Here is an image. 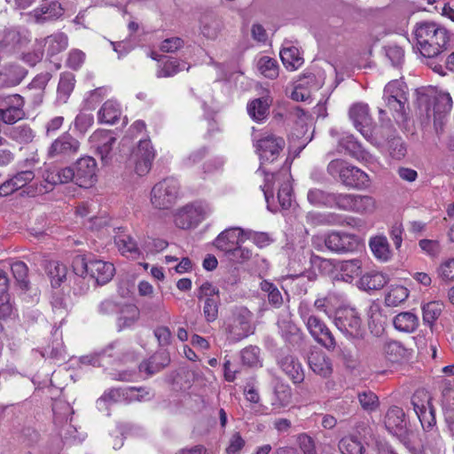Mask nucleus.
I'll use <instances>...</instances> for the list:
<instances>
[{"label":"nucleus","mask_w":454,"mask_h":454,"mask_svg":"<svg viewBox=\"0 0 454 454\" xmlns=\"http://www.w3.org/2000/svg\"><path fill=\"white\" fill-rule=\"evenodd\" d=\"M258 70L269 79H275L278 75V65L276 59L270 57H262L257 63Z\"/></svg>","instance_id":"nucleus-43"},{"label":"nucleus","mask_w":454,"mask_h":454,"mask_svg":"<svg viewBox=\"0 0 454 454\" xmlns=\"http://www.w3.org/2000/svg\"><path fill=\"white\" fill-rule=\"evenodd\" d=\"M43 177L45 182L52 186L67 184L73 180L75 181L74 169L71 167L48 169L45 171Z\"/></svg>","instance_id":"nucleus-26"},{"label":"nucleus","mask_w":454,"mask_h":454,"mask_svg":"<svg viewBox=\"0 0 454 454\" xmlns=\"http://www.w3.org/2000/svg\"><path fill=\"white\" fill-rule=\"evenodd\" d=\"M358 400L362 408L368 411H375L379 406L378 396L370 390L359 393Z\"/></svg>","instance_id":"nucleus-57"},{"label":"nucleus","mask_w":454,"mask_h":454,"mask_svg":"<svg viewBox=\"0 0 454 454\" xmlns=\"http://www.w3.org/2000/svg\"><path fill=\"white\" fill-rule=\"evenodd\" d=\"M259 171H262V173L265 175V183L262 187V192L264 193L268 208L271 211H275V209L271 208L270 202V200H274L273 185L276 180H283V183L280 184V187L278 191L277 198L281 209H288L292 205L293 189L291 184L288 181V176L286 174H268L262 167L259 168Z\"/></svg>","instance_id":"nucleus-4"},{"label":"nucleus","mask_w":454,"mask_h":454,"mask_svg":"<svg viewBox=\"0 0 454 454\" xmlns=\"http://www.w3.org/2000/svg\"><path fill=\"white\" fill-rule=\"evenodd\" d=\"M25 112L23 107L12 106L11 108H0V120L6 124H13L23 119Z\"/></svg>","instance_id":"nucleus-54"},{"label":"nucleus","mask_w":454,"mask_h":454,"mask_svg":"<svg viewBox=\"0 0 454 454\" xmlns=\"http://www.w3.org/2000/svg\"><path fill=\"white\" fill-rule=\"evenodd\" d=\"M388 150L392 158L403 159L407 153L406 146L401 137H393L388 141Z\"/></svg>","instance_id":"nucleus-59"},{"label":"nucleus","mask_w":454,"mask_h":454,"mask_svg":"<svg viewBox=\"0 0 454 454\" xmlns=\"http://www.w3.org/2000/svg\"><path fill=\"white\" fill-rule=\"evenodd\" d=\"M383 354L388 361L396 363L408 358L411 352L400 341L388 340L383 346Z\"/></svg>","instance_id":"nucleus-28"},{"label":"nucleus","mask_w":454,"mask_h":454,"mask_svg":"<svg viewBox=\"0 0 454 454\" xmlns=\"http://www.w3.org/2000/svg\"><path fill=\"white\" fill-rule=\"evenodd\" d=\"M349 118L356 129L365 137H372V118L369 114V107L365 104L357 103L349 109Z\"/></svg>","instance_id":"nucleus-14"},{"label":"nucleus","mask_w":454,"mask_h":454,"mask_svg":"<svg viewBox=\"0 0 454 454\" xmlns=\"http://www.w3.org/2000/svg\"><path fill=\"white\" fill-rule=\"evenodd\" d=\"M393 324L400 332L412 333L419 326V318L411 312H401L394 317Z\"/></svg>","instance_id":"nucleus-30"},{"label":"nucleus","mask_w":454,"mask_h":454,"mask_svg":"<svg viewBox=\"0 0 454 454\" xmlns=\"http://www.w3.org/2000/svg\"><path fill=\"white\" fill-rule=\"evenodd\" d=\"M74 82V75L73 74L64 73L61 74L58 86V95L64 102L67 101L73 91Z\"/></svg>","instance_id":"nucleus-46"},{"label":"nucleus","mask_w":454,"mask_h":454,"mask_svg":"<svg viewBox=\"0 0 454 454\" xmlns=\"http://www.w3.org/2000/svg\"><path fill=\"white\" fill-rule=\"evenodd\" d=\"M261 290L267 294L269 303L276 309L283 305L284 299L281 292L273 283L263 280L260 284Z\"/></svg>","instance_id":"nucleus-35"},{"label":"nucleus","mask_w":454,"mask_h":454,"mask_svg":"<svg viewBox=\"0 0 454 454\" xmlns=\"http://www.w3.org/2000/svg\"><path fill=\"white\" fill-rule=\"evenodd\" d=\"M80 149V142L69 133L56 138L47 151L48 158L66 160L74 156Z\"/></svg>","instance_id":"nucleus-7"},{"label":"nucleus","mask_w":454,"mask_h":454,"mask_svg":"<svg viewBox=\"0 0 454 454\" xmlns=\"http://www.w3.org/2000/svg\"><path fill=\"white\" fill-rule=\"evenodd\" d=\"M338 447L342 454H363L364 450L362 442L354 435L343 437Z\"/></svg>","instance_id":"nucleus-39"},{"label":"nucleus","mask_w":454,"mask_h":454,"mask_svg":"<svg viewBox=\"0 0 454 454\" xmlns=\"http://www.w3.org/2000/svg\"><path fill=\"white\" fill-rule=\"evenodd\" d=\"M10 137L20 144L31 143L35 137V132L27 125H19L10 129Z\"/></svg>","instance_id":"nucleus-44"},{"label":"nucleus","mask_w":454,"mask_h":454,"mask_svg":"<svg viewBox=\"0 0 454 454\" xmlns=\"http://www.w3.org/2000/svg\"><path fill=\"white\" fill-rule=\"evenodd\" d=\"M221 299H207L203 301L202 314L207 323L215 322L218 318Z\"/></svg>","instance_id":"nucleus-50"},{"label":"nucleus","mask_w":454,"mask_h":454,"mask_svg":"<svg viewBox=\"0 0 454 454\" xmlns=\"http://www.w3.org/2000/svg\"><path fill=\"white\" fill-rule=\"evenodd\" d=\"M185 67V63H181L175 58H168L157 70L158 78L171 77L182 71Z\"/></svg>","instance_id":"nucleus-37"},{"label":"nucleus","mask_w":454,"mask_h":454,"mask_svg":"<svg viewBox=\"0 0 454 454\" xmlns=\"http://www.w3.org/2000/svg\"><path fill=\"white\" fill-rule=\"evenodd\" d=\"M439 277L444 281L454 279V258L450 259L441 264L438 269Z\"/></svg>","instance_id":"nucleus-64"},{"label":"nucleus","mask_w":454,"mask_h":454,"mask_svg":"<svg viewBox=\"0 0 454 454\" xmlns=\"http://www.w3.org/2000/svg\"><path fill=\"white\" fill-rule=\"evenodd\" d=\"M313 339L318 344L331 351L334 350L337 346L336 340L326 325L324 326L323 330L317 332V334L313 336Z\"/></svg>","instance_id":"nucleus-51"},{"label":"nucleus","mask_w":454,"mask_h":454,"mask_svg":"<svg viewBox=\"0 0 454 454\" xmlns=\"http://www.w3.org/2000/svg\"><path fill=\"white\" fill-rule=\"evenodd\" d=\"M406 85L403 82L394 80L388 82L384 89V98L407 99Z\"/></svg>","instance_id":"nucleus-48"},{"label":"nucleus","mask_w":454,"mask_h":454,"mask_svg":"<svg viewBox=\"0 0 454 454\" xmlns=\"http://www.w3.org/2000/svg\"><path fill=\"white\" fill-rule=\"evenodd\" d=\"M286 146L283 137L271 133L263 134L256 141V152L259 154L262 164L275 161Z\"/></svg>","instance_id":"nucleus-6"},{"label":"nucleus","mask_w":454,"mask_h":454,"mask_svg":"<svg viewBox=\"0 0 454 454\" xmlns=\"http://www.w3.org/2000/svg\"><path fill=\"white\" fill-rule=\"evenodd\" d=\"M409 296V291L403 286H391L385 297L388 307H395L403 302Z\"/></svg>","instance_id":"nucleus-36"},{"label":"nucleus","mask_w":454,"mask_h":454,"mask_svg":"<svg viewBox=\"0 0 454 454\" xmlns=\"http://www.w3.org/2000/svg\"><path fill=\"white\" fill-rule=\"evenodd\" d=\"M243 240V230L238 227L228 228L223 231L214 240L213 245L224 254Z\"/></svg>","instance_id":"nucleus-17"},{"label":"nucleus","mask_w":454,"mask_h":454,"mask_svg":"<svg viewBox=\"0 0 454 454\" xmlns=\"http://www.w3.org/2000/svg\"><path fill=\"white\" fill-rule=\"evenodd\" d=\"M90 142L101 156V160L106 162L116 137L108 130H97L90 137Z\"/></svg>","instance_id":"nucleus-16"},{"label":"nucleus","mask_w":454,"mask_h":454,"mask_svg":"<svg viewBox=\"0 0 454 454\" xmlns=\"http://www.w3.org/2000/svg\"><path fill=\"white\" fill-rule=\"evenodd\" d=\"M197 298L200 301H207V299H221L219 288L213 286L210 282H204L198 289Z\"/></svg>","instance_id":"nucleus-58"},{"label":"nucleus","mask_w":454,"mask_h":454,"mask_svg":"<svg viewBox=\"0 0 454 454\" xmlns=\"http://www.w3.org/2000/svg\"><path fill=\"white\" fill-rule=\"evenodd\" d=\"M89 270V275L95 279L98 285L108 283L113 278L115 271L113 263L101 260L90 261Z\"/></svg>","instance_id":"nucleus-19"},{"label":"nucleus","mask_w":454,"mask_h":454,"mask_svg":"<svg viewBox=\"0 0 454 454\" xmlns=\"http://www.w3.org/2000/svg\"><path fill=\"white\" fill-rule=\"evenodd\" d=\"M348 164L340 159L332 160L327 166V172L333 177L338 176L340 181H341V176L346 172Z\"/></svg>","instance_id":"nucleus-61"},{"label":"nucleus","mask_w":454,"mask_h":454,"mask_svg":"<svg viewBox=\"0 0 454 454\" xmlns=\"http://www.w3.org/2000/svg\"><path fill=\"white\" fill-rule=\"evenodd\" d=\"M452 107V98L447 92H439L434 98V114H447Z\"/></svg>","instance_id":"nucleus-52"},{"label":"nucleus","mask_w":454,"mask_h":454,"mask_svg":"<svg viewBox=\"0 0 454 454\" xmlns=\"http://www.w3.org/2000/svg\"><path fill=\"white\" fill-rule=\"evenodd\" d=\"M386 55L393 66H399L403 60L404 52L400 46L391 45L386 48Z\"/></svg>","instance_id":"nucleus-63"},{"label":"nucleus","mask_w":454,"mask_h":454,"mask_svg":"<svg viewBox=\"0 0 454 454\" xmlns=\"http://www.w3.org/2000/svg\"><path fill=\"white\" fill-rule=\"evenodd\" d=\"M209 213V208L202 203H192L184 207L176 217V224L181 229L197 226Z\"/></svg>","instance_id":"nucleus-9"},{"label":"nucleus","mask_w":454,"mask_h":454,"mask_svg":"<svg viewBox=\"0 0 454 454\" xmlns=\"http://www.w3.org/2000/svg\"><path fill=\"white\" fill-rule=\"evenodd\" d=\"M11 270L20 287L23 290H28L29 280L27 278L28 268L27 264L21 261H17L11 265Z\"/></svg>","instance_id":"nucleus-41"},{"label":"nucleus","mask_w":454,"mask_h":454,"mask_svg":"<svg viewBox=\"0 0 454 454\" xmlns=\"http://www.w3.org/2000/svg\"><path fill=\"white\" fill-rule=\"evenodd\" d=\"M240 359L248 367H261V349L257 346H248L240 351Z\"/></svg>","instance_id":"nucleus-38"},{"label":"nucleus","mask_w":454,"mask_h":454,"mask_svg":"<svg viewBox=\"0 0 454 454\" xmlns=\"http://www.w3.org/2000/svg\"><path fill=\"white\" fill-rule=\"evenodd\" d=\"M98 165L90 156H84L75 162V184L80 187L89 188L97 182Z\"/></svg>","instance_id":"nucleus-10"},{"label":"nucleus","mask_w":454,"mask_h":454,"mask_svg":"<svg viewBox=\"0 0 454 454\" xmlns=\"http://www.w3.org/2000/svg\"><path fill=\"white\" fill-rule=\"evenodd\" d=\"M135 156L137 158L135 171L138 176H144L149 173L155 158V151L149 139L139 141Z\"/></svg>","instance_id":"nucleus-12"},{"label":"nucleus","mask_w":454,"mask_h":454,"mask_svg":"<svg viewBox=\"0 0 454 454\" xmlns=\"http://www.w3.org/2000/svg\"><path fill=\"white\" fill-rule=\"evenodd\" d=\"M26 42V37L21 36L18 30L15 28H6L4 30L0 41V52L10 53L15 51Z\"/></svg>","instance_id":"nucleus-24"},{"label":"nucleus","mask_w":454,"mask_h":454,"mask_svg":"<svg viewBox=\"0 0 454 454\" xmlns=\"http://www.w3.org/2000/svg\"><path fill=\"white\" fill-rule=\"evenodd\" d=\"M275 401L272 403V405L278 408L286 406L292 397L291 390L287 387H280L276 388L274 391Z\"/></svg>","instance_id":"nucleus-60"},{"label":"nucleus","mask_w":454,"mask_h":454,"mask_svg":"<svg viewBox=\"0 0 454 454\" xmlns=\"http://www.w3.org/2000/svg\"><path fill=\"white\" fill-rule=\"evenodd\" d=\"M278 331L284 340L289 344H295L301 340L300 328L291 320L283 319L278 322Z\"/></svg>","instance_id":"nucleus-29"},{"label":"nucleus","mask_w":454,"mask_h":454,"mask_svg":"<svg viewBox=\"0 0 454 454\" xmlns=\"http://www.w3.org/2000/svg\"><path fill=\"white\" fill-rule=\"evenodd\" d=\"M227 258L234 262H244L250 260L253 256L252 249L244 247L241 245V242L239 245H236L231 251L226 254Z\"/></svg>","instance_id":"nucleus-53"},{"label":"nucleus","mask_w":454,"mask_h":454,"mask_svg":"<svg viewBox=\"0 0 454 454\" xmlns=\"http://www.w3.org/2000/svg\"><path fill=\"white\" fill-rule=\"evenodd\" d=\"M333 321L336 328L348 340H361L365 334L361 313L352 306L338 307Z\"/></svg>","instance_id":"nucleus-2"},{"label":"nucleus","mask_w":454,"mask_h":454,"mask_svg":"<svg viewBox=\"0 0 454 454\" xmlns=\"http://www.w3.org/2000/svg\"><path fill=\"white\" fill-rule=\"evenodd\" d=\"M342 192H332L319 188L309 189L307 199L317 207H329L340 210Z\"/></svg>","instance_id":"nucleus-13"},{"label":"nucleus","mask_w":454,"mask_h":454,"mask_svg":"<svg viewBox=\"0 0 454 454\" xmlns=\"http://www.w3.org/2000/svg\"><path fill=\"white\" fill-rule=\"evenodd\" d=\"M115 244L122 254L129 253L136 254L138 253L137 242L129 235H120L115 239Z\"/></svg>","instance_id":"nucleus-55"},{"label":"nucleus","mask_w":454,"mask_h":454,"mask_svg":"<svg viewBox=\"0 0 454 454\" xmlns=\"http://www.w3.org/2000/svg\"><path fill=\"white\" fill-rule=\"evenodd\" d=\"M35 178L31 170L18 172L0 185V196H8L19 189L25 187Z\"/></svg>","instance_id":"nucleus-21"},{"label":"nucleus","mask_w":454,"mask_h":454,"mask_svg":"<svg viewBox=\"0 0 454 454\" xmlns=\"http://www.w3.org/2000/svg\"><path fill=\"white\" fill-rule=\"evenodd\" d=\"M371 249L375 257L382 262H387L391 257V250L386 237L377 236L370 241Z\"/></svg>","instance_id":"nucleus-33"},{"label":"nucleus","mask_w":454,"mask_h":454,"mask_svg":"<svg viewBox=\"0 0 454 454\" xmlns=\"http://www.w3.org/2000/svg\"><path fill=\"white\" fill-rule=\"evenodd\" d=\"M143 390L142 388L137 387H127V388H111L104 393V395L98 400V403L101 402H133L140 401L137 391Z\"/></svg>","instance_id":"nucleus-22"},{"label":"nucleus","mask_w":454,"mask_h":454,"mask_svg":"<svg viewBox=\"0 0 454 454\" xmlns=\"http://www.w3.org/2000/svg\"><path fill=\"white\" fill-rule=\"evenodd\" d=\"M280 58L284 66L293 70L299 68L303 64V59L300 56L299 50L294 46L284 48L280 51Z\"/></svg>","instance_id":"nucleus-34"},{"label":"nucleus","mask_w":454,"mask_h":454,"mask_svg":"<svg viewBox=\"0 0 454 454\" xmlns=\"http://www.w3.org/2000/svg\"><path fill=\"white\" fill-rule=\"evenodd\" d=\"M221 29L220 22L209 16H206L201 20V34L207 39L214 40L218 36Z\"/></svg>","instance_id":"nucleus-45"},{"label":"nucleus","mask_w":454,"mask_h":454,"mask_svg":"<svg viewBox=\"0 0 454 454\" xmlns=\"http://www.w3.org/2000/svg\"><path fill=\"white\" fill-rule=\"evenodd\" d=\"M297 442L304 454H317L314 440L306 434H300Z\"/></svg>","instance_id":"nucleus-62"},{"label":"nucleus","mask_w":454,"mask_h":454,"mask_svg":"<svg viewBox=\"0 0 454 454\" xmlns=\"http://www.w3.org/2000/svg\"><path fill=\"white\" fill-rule=\"evenodd\" d=\"M271 103L272 99L270 96L255 98L247 104V113L254 121H263L269 115Z\"/></svg>","instance_id":"nucleus-25"},{"label":"nucleus","mask_w":454,"mask_h":454,"mask_svg":"<svg viewBox=\"0 0 454 454\" xmlns=\"http://www.w3.org/2000/svg\"><path fill=\"white\" fill-rule=\"evenodd\" d=\"M325 243L329 250L339 254L355 251L360 246L356 236L337 231L330 233Z\"/></svg>","instance_id":"nucleus-11"},{"label":"nucleus","mask_w":454,"mask_h":454,"mask_svg":"<svg viewBox=\"0 0 454 454\" xmlns=\"http://www.w3.org/2000/svg\"><path fill=\"white\" fill-rule=\"evenodd\" d=\"M405 414L400 407L392 406L385 416V427L393 434H401L405 428Z\"/></svg>","instance_id":"nucleus-23"},{"label":"nucleus","mask_w":454,"mask_h":454,"mask_svg":"<svg viewBox=\"0 0 454 454\" xmlns=\"http://www.w3.org/2000/svg\"><path fill=\"white\" fill-rule=\"evenodd\" d=\"M170 363V357L166 351L159 352L152 356L148 361L141 363L139 369L145 371L148 375H153Z\"/></svg>","instance_id":"nucleus-27"},{"label":"nucleus","mask_w":454,"mask_h":454,"mask_svg":"<svg viewBox=\"0 0 454 454\" xmlns=\"http://www.w3.org/2000/svg\"><path fill=\"white\" fill-rule=\"evenodd\" d=\"M340 183L348 188L364 190L370 186L371 180L365 172L348 164L346 172L341 176Z\"/></svg>","instance_id":"nucleus-18"},{"label":"nucleus","mask_w":454,"mask_h":454,"mask_svg":"<svg viewBox=\"0 0 454 454\" xmlns=\"http://www.w3.org/2000/svg\"><path fill=\"white\" fill-rule=\"evenodd\" d=\"M387 283V278L380 272H369L363 275L359 280V287L365 291H374L382 288Z\"/></svg>","instance_id":"nucleus-32"},{"label":"nucleus","mask_w":454,"mask_h":454,"mask_svg":"<svg viewBox=\"0 0 454 454\" xmlns=\"http://www.w3.org/2000/svg\"><path fill=\"white\" fill-rule=\"evenodd\" d=\"M278 365L294 384L304 381V370L296 356L290 354L283 355L278 358Z\"/></svg>","instance_id":"nucleus-15"},{"label":"nucleus","mask_w":454,"mask_h":454,"mask_svg":"<svg viewBox=\"0 0 454 454\" xmlns=\"http://www.w3.org/2000/svg\"><path fill=\"white\" fill-rule=\"evenodd\" d=\"M361 261L357 259L342 262L340 270L342 278L345 281H351L355 277H358L362 272Z\"/></svg>","instance_id":"nucleus-47"},{"label":"nucleus","mask_w":454,"mask_h":454,"mask_svg":"<svg viewBox=\"0 0 454 454\" xmlns=\"http://www.w3.org/2000/svg\"><path fill=\"white\" fill-rule=\"evenodd\" d=\"M412 34L419 53L429 59L427 66L435 73L444 75L443 66L435 63L434 59L451 48L450 31L439 23L424 20L415 24Z\"/></svg>","instance_id":"nucleus-1"},{"label":"nucleus","mask_w":454,"mask_h":454,"mask_svg":"<svg viewBox=\"0 0 454 454\" xmlns=\"http://www.w3.org/2000/svg\"><path fill=\"white\" fill-rule=\"evenodd\" d=\"M309 368L322 378H329L333 372V363L329 356L322 351L311 352L308 357Z\"/></svg>","instance_id":"nucleus-20"},{"label":"nucleus","mask_w":454,"mask_h":454,"mask_svg":"<svg viewBox=\"0 0 454 454\" xmlns=\"http://www.w3.org/2000/svg\"><path fill=\"white\" fill-rule=\"evenodd\" d=\"M45 43L48 46V53L50 55H56L67 47L68 39L63 33H57L48 36L45 39Z\"/></svg>","instance_id":"nucleus-40"},{"label":"nucleus","mask_w":454,"mask_h":454,"mask_svg":"<svg viewBox=\"0 0 454 454\" xmlns=\"http://www.w3.org/2000/svg\"><path fill=\"white\" fill-rule=\"evenodd\" d=\"M119 105L113 100H107L103 104L98 113V121L102 123L114 124L121 115Z\"/></svg>","instance_id":"nucleus-31"},{"label":"nucleus","mask_w":454,"mask_h":454,"mask_svg":"<svg viewBox=\"0 0 454 454\" xmlns=\"http://www.w3.org/2000/svg\"><path fill=\"white\" fill-rule=\"evenodd\" d=\"M48 270L49 275L52 278L53 285L59 286L60 283L66 278L67 270L64 264L57 261H52L50 262Z\"/></svg>","instance_id":"nucleus-56"},{"label":"nucleus","mask_w":454,"mask_h":454,"mask_svg":"<svg viewBox=\"0 0 454 454\" xmlns=\"http://www.w3.org/2000/svg\"><path fill=\"white\" fill-rule=\"evenodd\" d=\"M376 208L377 202L372 196L342 192L340 207V211L369 215L372 214Z\"/></svg>","instance_id":"nucleus-8"},{"label":"nucleus","mask_w":454,"mask_h":454,"mask_svg":"<svg viewBox=\"0 0 454 454\" xmlns=\"http://www.w3.org/2000/svg\"><path fill=\"white\" fill-rule=\"evenodd\" d=\"M139 317V310L134 305H127L122 308L121 316L118 317L120 329L132 326Z\"/></svg>","instance_id":"nucleus-42"},{"label":"nucleus","mask_w":454,"mask_h":454,"mask_svg":"<svg viewBox=\"0 0 454 454\" xmlns=\"http://www.w3.org/2000/svg\"><path fill=\"white\" fill-rule=\"evenodd\" d=\"M443 309V304L439 301H431L424 305L423 320L426 324L432 325L440 317Z\"/></svg>","instance_id":"nucleus-49"},{"label":"nucleus","mask_w":454,"mask_h":454,"mask_svg":"<svg viewBox=\"0 0 454 454\" xmlns=\"http://www.w3.org/2000/svg\"><path fill=\"white\" fill-rule=\"evenodd\" d=\"M253 313L246 307H235L231 317L224 324L227 339L238 342L253 334L254 326L252 324Z\"/></svg>","instance_id":"nucleus-3"},{"label":"nucleus","mask_w":454,"mask_h":454,"mask_svg":"<svg viewBox=\"0 0 454 454\" xmlns=\"http://www.w3.org/2000/svg\"><path fill=\"white\" fill-rule=\"evenodd\" d=\"M179 183L173 177L157 183L151 191V203L158 209H169L176 202L179 194Z\"/></svg>","instance_id":"nucleus-5"}]
</instances>
